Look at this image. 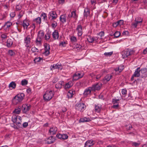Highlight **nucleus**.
Segmentation results:
<instances>
[{
    "label": "nucleus",
    "mask_w": 147,
    "mask_h": 147,
    "mask_svg": "<svg viewBox=\"0 0 147 147\" xmlns=\"http://www.w3.org/2000/svg\"><path fill=\"white\" fill-rule=\"evenodd\" d=\"M63 81H60L56 84L55 88L57 89H60L62 86L63 85Z\"/></svg>",
    "instance_id": "nucleus-28"
},
{
    "label": "nucleus",
    "mask_w": 147,
    "mask_h": 147,
    "mask_svg": "<svg viewBox=\"0 0 147 147\" xmlns=\"http://www.w3.org/2000/svg\"><path fill=\"white\" fill-rule=\"evenodd\" d=\"M52 67V68L54 69H62V67L61 64L57 63L56 64H54L53 65L51 66V67Z\"/></svg>",
    "instance_id": "nucleus-20"
},
{
    "label": "nucleus",
    "mask_w": 147,
    "mask_h": 147,
    "mask_svg": "<svg viewBox=\"0 0 147 147\" xmlns=\"http://www.w3.org/2000/svg\"><path fill=\"white\" fill-rule=\"evenodd\" d=\"M24 13V11H21L19 13L18 15V17L19 18H21L23 15Z\"/></svg>",
    "instance_id": "nucleus-46"
},
{
    "label": "nucleus",
    "mask_w": 147,
    "mask_h": 147,
    "mask_svg": "<svg viewBox=\"0 0 147 147\" xmlns=\"http://www.w3.org/2000/svg\"><path fill=\"white\" fill-rule=\"evenodd\" d=\"M76 30L77 32L78 36H81L83 33L82 27L81 25L78 24L77 25Z\"/></svg>",
    "instance_id": "nucleus-12"
},
{
    "label": "nucleus",
    "mask_w": 147,
    "mask_h": 147,
    "mask_svg": "<svg viewBox=\"0 0 147 147\" xmlns=\"http://www.w3.org/2000/svg\"><path fill=\"white\" fill-rule=\"evenodd\" d=\"M44 47L45 51L44 53L46 55H48L49 54L50 45L48 44H45L44 45Z\"/></svg>",
    "instance_id": "nucleus-15"
},
{
    "label": "nucleus",
    "mask_w": 147,
    "mask_h": 147,
    "mask_svg": "<svg viewBox=\"0 0 147 147\" xmlns=\"http://www.w3.org/2000/svg\"><path fill=\"white\" fill-rule=\"evenodd\" d=\"M67 42H66L63 41V42H61L59 44V45L60 46H62V47H65L66 45L67 44Z\"/></svg>",
    "instance_id": "nucleus-47"
},
{
    "label": "nucleus",
    "mask_w": 147,
    "mask_h": 147,
    "mask_svg": "<svg viewBox=\"0 0 147 147\" xmlns=\"http://www.w3.org/2000/svg\"><path fill=\"white\" fill-rule=\"evenodd\" d=\"M136 71L138 72L140 75L138 77L141 76L142 78H145L147 76V68H143L140 69V67H138L136 70Z\"/></svg>",
    "instance_id": "nucleus-3"
},
{
    "label": "nucleus",
    "mask_w": 147,
    "mask_h": 147,
    "mask_svg": "<svg viewBox=\"0 0 147 147\" xmlns=\"http://www.w3.org/2000/svg\"><path fill=\"white\" fill-rule=\"evenodd\" d=\"M16 84L15 82H11L9 85L8 87L10 90L14 89L16 87Z\"/></svg>",
    "instance_id": "nucleus-18"
},
{
    "label": "nucleus",
    "mask_w": 147,
    "mask_h": 147,
    "mask_svg": "<svg viewBox=\"0 0 147 147\" xmlns=\"http://www.w3.org/2000/svg\"><path fill=\"white\" fill-rule=\"evenodd\" d=\"M31 50L33 52H38L39 51L38 49L35 47H34L32 48Z\"/></svg>",
    "instance_id": "nucleus-54"
},
{
    "label": "nucleus",
    "mask_w": 147,
    "mask_h": 147,
    "mask_svg": "<svg viewBox=\"0 0 147 147\" xmlns=\"http://www.w3.org/2000/svg\"><path fill=\"white\" fill-rule=\"evenodd\" d=\"M41 16L43 17L44 20H46L47 19V16L46 14L44 13H42Z\"/></svg>",
    "instance_id": "nucleus-56"
},
{
    "label": "nucleus",
    "mask_w": 147,
    "mask_h": 147,
    "mask_svg": "<svg viewBox=\"0 0 147 147\" xmlns=\"http://www.w3.org/2000/svg\"><path fill=\"white\" fill-rule=\"evenodd\" d=\"M58 2L59 4H63L64 3L65 0H58Z\"/></svg>",
    "instance_id": "nucleus-59"
},
{
    "label": "nucleus",
    "mask_w": 147,
    "mask_h": 147,
    "mask_svg": "<svg viewBox=\"0 0 147 147\" xmlns=\"http://www.w3.org/2000/svg\"><path fill=\"white\" fill-rule=\"evenodd\" d=\"M76 10L72 11L71 12V17H72V18H77L78 17V16H77V15L76 14Z\"/></svg>",
    "instance_id": "nucleus-39"
},
{
    "label": "nucleus",
    "mask_w": 147,
    "mask_h": 147,
    "mask_svg": "<svg viewBox=\"0 0 147 147\" xmlns=\"http://www.w3.org/2000/svg\"><path fill=\"white\" fill-rule=\"evenodd\" d=\"M70 39L71 41L73 43L76 42L77 41L76 38L75 36H71L70 38Z\"/></svg>",
    "instance_id": "nucleus-40"
},
{
    "label": "nucleus",
    "mask_w": 147,
    "mask_h": 147,
    "mask_svg": "<svg viewBox=\"0 0 147 147\" xmlns=\"http://www.w3.org/2000/svg\"><path fill=\"white\" fill-rule=\"evenodd\" d=\"M28 125V122H25L23 124L22 126L24 128H26Z\"/></svg>",
    "instance_id": "nucleus-61"
},
{
    "label": "nucleus",
    "mask_w": 147,
    "mask_h": 147,
    "mask_svg": "<svg viewBox=\"0 0 147 147\" xmlns=\"http://www.w3.org/2000/svg\"><path fill=\"white\" fill-rule=\"evenodd\" d=\"M31 107V106L30 105H28L26 104H24L22 105V110L23 113H26L28 111Z\"/></svg>",
    "instance_id": "nucleus-11"
},
{
    "label": "nucleus",
    "mask_w": 147,
    "mask_h": 147,
    "mask_svg": "<svg viewBox=\"0 0 147 147\" xmlns=\"http://www.w3.org/2000/svg\"><path fill=\"white\" fill-rule=\"evenodd\" d=\"M87 40L89 42L92 43L94 40H95V39H94L93 37L89 36L87 38Z\"/></svg>",
    "instance_id": "nucleus-37"
},
{
    "label": "nucleus",
    "mask_w": 147,
    "mask_h": 147,
    "mask_svg": "<svg viewBox=\"0 0 147 147\" xmlns=\"http://www.w3.org/2000/svg\"><path fill=\"white\" fill-rule=\"evenodd\" d=\"M113 52H106L104 53V55L105 56H110L111 55L113 54Z\"/></svg>",
    "instance_id": "nucleus-55"
},
{
    "label": "nucleus",
    "mask_w": 147,
    "mask_h": 147,
    "mask_svg": "<svg viewBox=\"0 0 147 147\" xmlns=\"http://www.w3.org/2000/svg\"><path fill=\"white\" fill-rule=\"evenodd\" d=\"M135 21H136L138 23H139L142 22L143 19L141 17H138L137 18H136Z\"/></svg>",
    "instance_id": "nucleus-41"
},
{
    "label": "nucleus",
    "mask_w": 147,
    "mask_h": 147,
    "mask_svg": "<svg viewBox=\"0 0 147 147\" xmlns=\"http://www.w3.org/2000/svg\"><path fill=\"white\" fill-rule=\"evenodd\" d=\"M34 22H35L37 24H40L41 22V18L39 17H38L37 18L34 19L33 20Z\"/></svg>",
    "instance_id": "nucleus-35"
},
{
    "label": "nucleus",
    "mask_w": 147,
    "mask_h": 147,
    "mask_svg": "<svg viewBox=\"0 0 147 147\" xmlns=\"http://www.w3.org/2000/svg\"><path fill=\"white\" fill-rule=\"evenodd\" d=\"M22 8V6L21 5H16V11L20 10Z\"/></svg>",
    "instance_id": "nucleus-44"
},
{
    "label": "nucleus",
    "mask_w": 147,
    "mask_h": 147,
    "mask_svg": "<svg viewBox=\"0 0 147 147\" xmlns=\"http://www.w3.org/2000/svg\"><path fill=\"white\" fill-rule=\"evenodd\" d=\"M8 54L11 56H12L15 54V53L12 50H9L8 52Z\"/></svg>",
    "instance_id": "nucleus-43"
},
{
    "label": "nucleus",
    "mask_w": 147,
    "mask_h": 147,
    "mask_svg": "<svg viewBox=\"0 0 147 147\" xmlns=\"http://www.w3.org/2000/svg\"><path fill=\"white\" fill-rule=\"evenodd\" d=\"M112 76L111 74H107L104 78L103 80L104 82L106 83L110 81L111 79Z\"/></svg>",
    "instance_id": "nucleus-17"
},
{
    "label": "nucleus",
    "mask_w": 147,
    "mask_h": 147,
    "mask_svg": "<svg viewBox=\"0 0 147 147\" xmlns=\"http://www.w3.org/2000/svg\"><path fill=\"white\" fill-rule=\"evenodd\" d=\"M90 9L87 7L86 8L84 9V16L86 18L87 17L90 15Z\"/></svg>",
    "instance_id": "nucleus-22"
},
{
    "label": "nucleus",
    "mask_w": 147,
    "mask_h": 147,
    "mask_svg": "<svg viewBox=\"0 0 147 147\" xmlns=\"http://www.w3.org/2000/svg\"><path fill=\"white\" fill-rule=\"evenodd\" d=\"M138 23L136 21H135L134 22H133L131 25L134 26V28H136L137 27L138 24Z\"/></svg>",
    "instance_id": "nucleus-48"
},
{
    "label": "nucleus",
    "mask_w": 147,
    "mask_h": 147,
    "mask_svg": "<svg viewBox=\"0 0 147 147\" xmlns=\"http://www.w3.org/2000/svg\"><path fill=\"white\" fill-rule=\"evenodd\" d=\"M124 69V66L123 65H120L118 67L115 69V70L116 71H118L119 72H121Z\"/></svg>",
    "instance_id": "nucleus-33"
},
{
    "label": "nucleus",
    "mask_w": 147,
    "mask_h": 147,
    "mask_svg": "<svg viewBox=\"0 0 147 147\" xmlns=\"http://www.w3.org/2000/svg\"><path fill=\"white\" fill-rule=\"evenodd\" d=\"M25 96L24 94L21 93L18 94L13 98L12 100L13 103L16 105L22 101Z\"/></svg>",
    "instance_id": "nucleus-1"
},
{
    "label": "nucleus",
    "mask_w": 147,
    "mask_h": 147,
    "mask_svg": "<svg viewBox=\"0 0 147 147\" xmlns=\"http://www.w3.org/2000/svg\"><path fill=\"white\" fill-rule=\"evenodd\" d=\"M121 92L123 94H127V90L126 89H123L122 90Z\"/></svg>",
    "instance_id": "nucleus-58"
},
{
    "label": "nucleus",
    "mask_w": 147,
    "mask_h": 147,
    "mask_svg": "<svg viewBox=\"0 0 147 147\" xmlns=\"http://www.w3.org/2000/svg\"><path fill=\"white\" fill-rule=\"evenodd\" d=\"M84 73L79 72H76L73 76V81H76L82 78L84 75Z\"/></svg>",
    "instance_id": "nucleus-9"
},
{
    "label": "nucleus",
    "mask_w": 147,
    "mask_h": 147,
    "mask_svg": "<svg viewBox=\"0 0 147 147\" xmlns=\"http://www.w3.org/2000/svg\"><path fill=\"white\" fill-rule=\"evenodd\" d=\"M21 120V117L19 116H14L12 119V122L14 123H15L16 125L20 128L22 127V126L21 123L22 122Z\"/></svg>",
    "instance_id": "nucleus-6"
},
{
    "label": "nucleus",
    "mask_w": 147,
    "mask_h": 147,
    "mask_svg": "<svg viewBox=\"0 0 147 147\" xmlns=\"http://www.w3.org/2000/svg\"><path fill=\"white\" fill-rule=\"evenodd\" d=\"M57 127L53 126L51 127L49 130V132L51 135H54L57 132Z\"/></svg>",
    "instance_id": "nucleus-14"
},
{
    "label": "nucleus",
    "mask_w": 147,
    "mask_h": 147,
    "mask_svg": "<svg viewBox=\"0 0 147 147\" xmlns=\"http://www.w3.org/2000/svg\"><path fill=\"white\" fill-rule=\"evenodd\" d=\"M12 24V23L11 22L9 21H7L5 23L3 27L6 26L7 28H8L10 27Z\"/></svg>",
    "instance_id": "nucleus-38"
},
{
    "label": "nucleus",
    "mask_w": 147,
    "mask_h": 147,
    "mask_svg": "<svg viewBox=\"0 0 147 147\" xmlns=\"http://www.w3.org/2000/svg\"><path fill=\"white\" fill-rule=\"evenodd\" d=\"M21 106H19L18 108L15 109L13 111V113L15 114H19L21 111Z\"/></svg>",
    "instance_id": "nucleus-30"
},
{
    "label": "nucleus",
    "mask_w": 147,
    "mask_h": 147,
    "mask_svg": "<svg viewBox=\"0 0 147 147\" xmlns=\"http://www.w3.org/2000/svg\"><path fill=\"white\" fill-rule=\"evenodd\" d=\"M50 38V35L49 34L47 33L45 34V38L46 40H48Z\"/></svg>",
    "instance_id": "nucleus-49"
},
{
    "label": "nucleus",
    "mask_w": 147,
    "mask_h": 147,
    "mask_svg": "<svg viewBox=\"0 0 147 147\" xmlns=\"http://www.w3.org/2000/svg\"><path fill=\"white\" fill-rule=\"evenodd\" d=\"M90 119L84 117V118H81L79 121V122H88Z\"/></svg>",
    "instance_id": "nucleus-36"
},
{
    "label": "nucleus",
    "mask_w": 147,
    "mask_h": 147,
    "mask_svg": "<svg viewBox=\"0 0 147 147\" xmlns=\"http://www.w3.org/2000/svg\"><path fill=\"white\" fill-rule=\"evenodd\" d=\"M28 83V81L24 79L22 81L21 84L22 86L26 85Z\"/></svg>",
    "instance_id": "nucleus-42"
},
{
    "label": "nucleus",
    "mask_w": 147,
    "mask_h": 147,
    "mask_svg": "<svg viewBox=\"0 0 147 147\" xmlns=\"http://www.w3.org/2000/svg\"><path fill=\"white\" fill-rule=\"evenodd\" d=\"M73 85V84L71 82H69L66 83L65 85L64 88L65 89L69 88L71 87Z\"/></svg>",
    "instance_id": "nucleus-34"
},
{
    "label": "nucleus",
    "mask_w": 147,
    "mask_h": 147,
    "mask_svg": "<svg viewBox=\"0 0 147 147\" xmlns=\"http://www.w3.org/2000/svg\"><path fill=\"white\" fill-rule=\"evenodd\" d=\"M117 22L118 25V26H121V25L123 24V21L122 20H120Z\"/></svg>",
    "instance_id": "nucleus-51"
},
{
    "label": "nucleus",
    "mask_w": 147,
    "mask_h": 147,
    "mask_svg": "<svg viewBox=\"0 0 147 147\" xmlns=\"http://www.w3.org/2000/svg\"><path fill=\"white\" fill-rule=\"evenodd\" d=\"M139 74L137 71H136L135 70V72H134L133 74L132 75V77L131 78V81H132L134 80V77H138V76H139Z\"/></svg>",
    "instance_id": "nucleus-32"
},
{
    "label": "nucleus",
    "mask_w": 147,
    "mask_h": 147,
    "mask_svg": "<svg viewBox=\"0 0 147 147\" xmlns=\"http://www.w3.org/2000/svg\"><path fill=\"white\" fill-rule=\"evenodd\" d=\"M55 92L53 91L48 90L43 95L44 99L46 101H49L53 97Z\"/></svg>",
    "instance_id": "nucleus-2"
},
{
    "label": "nucleus",
    "mask_w": 147,
    "mask_h": 147,
    "mask_svg": "<svg viewBox=\"0 0 147 147\" xmlns=\"http://www.w3.org/2000/svg\"><path fill=\"white\" fill-rule=\"evenodd\" d=\"M86 105L83 103H77L75 105V109L80 111H83L85 109Z\"/></svg>",
    "instance_id": "nucleus-8"
},
{
    "label": "nucleus",
    "mask_w": 147,
    "mask_h": 147,
    "mask_svg": "<svg viewBox=\"0 0 147 147\" xmlns=\"http://www.w3.org/2000/svg\"><path fill=\"white\" fill-rule=\"evenodd\" d=\"M55 140L53 138V136H51L46 140V143L48 144H51L53 143Z\"/></svg>",
    "instance_id": "nucleus-21"
},
{
    "label": "nucleus",
    "mask_w": 147,
    "mask_h": 147,
    "mask_svg": "<svg viewBox=\"0 0 147 147\" xmlns=\"http://www.w3.org/2000/svg\"><path fill=\"white\" fill-rule=\"evenodd\" d=\"M57 137L58 138L61 139L62 134H57L56 135Z\"/></svg>",
    "instance_id": "nucleus-63"
},
{
    "label": "nucleus",
    "mask_w": 147,
    "mask_h": 147,
    "mask_svg": "<svg viewBox=\"0 0 147 147\" xmlns=\"http://www.w3.org/2000/svg\"><path fill=\"white\" fill-rule=\"evenodd\" d=\"M13 42L11 39H8L7 41V46L8 48L11 47L13 45Z\"/></svg>",
    "instance_id": "nucleus-27"
},
{
    "label": "nucleus",
    "mask_w": 147,
    "mask_h": 147,
    "mask_svg": "<svg viewBox=\"0 0 147 147\" xmlns=\"http://www.w3.org/2000/svg\"><path fill=\"white\" fill-rule=\"evenodd\" d=\"M29 22L28 21V20H27L26 19L24 20L23 22L22 23V26L24 28L27 29L28 27L29 26Z\"/></svg>",
    "instance_id": "nucleus-26"
},
{
    "label": "nucleus",
    "mask_w": 147,
    "mask_h": 147,
    "mask_svg": "<svg viewBox=\"0 0 147 147\" xmlns=\"http://www.w3.org/2000/svg\"><path fill=\"white\" fill-rule=\"evenodd\" d=\"M74 92L72 90L69 91L67 94V98H72L74 95Z\"/></svg>",
    "instance_id": "nucleus-29"
},
{
    "label": "nucleus",
    "mask_w": 147,
    "mask_h": 147,
    "mask_svg": "<svg viewBox=\"0 0 147 147\" xmlns=\"http://www.w3.org/2000/svg\"><path fill=\"white\" fill-rule=\"evenodd\" d=\"M32 30L31 31V35H28L24 39V43L25 44V46L27 47H30V46L31 40L30 36H31L32 38L33 37V35L32 33Z\"/></svg>",
    "instance_id": "nucleus-5"
},
{
    "label": "nucleus",
    "mask_w": 147,
    "mask_h": 147,
    "mask_svg": "<svg viewBox=\"0 0 147 147\" xmlns=\"http://www.w3.org/2000/svg\"><path fill=\"white\" fill-rule=\"evenodd\" d=\"M94 144V142L92 140H88L85 144V147H90Z\"/></svg>",
    "instance_id": "nucleus-16"
},
{
    "label": "nucleus",
    "mask_w": 147,
    "mask_h": 147,
    "mask_svg": "<svg viewBox=\"0 0 147 147\" xmlns=\"http://www.w3.org/2000/svg\"><path fill=\"white\" fill-rule=\"evenodd\" d=\"M68 138V136L67 134H62V140H66Z\"/></svg>",
    "instance_id": "nucleus-52"
},
{
    "label": "nucleus",
    "mask_w": 147,
    "mask_h": 147,
    "mask_svg": "<svg viewBox=\"0 0 147 147\" xmlns=\"http://www.w3.org/2000/svg\"><path fill=\"white\" fill-rule=\"evenodd\" d=\"M44 34L42 31L38 32L37 37L35 41V43L37 45L40 46L41 45L42 40L44 38Z\"/></svg>",
    "instance_id": "nucleus-4"
},
{
    "label": "nucleus",
    "mask_w": 147,
    "mask_h": 147,
    "mask_svg": "<svg viewBox=\"0 0 147 147\" xmlns=\"http://www.w3.org/2000/svg\"><path fill=\"white\" fill-rule=\"evenodd\" d=\"M133 53V51L130 50H128L126 51H125L124 53L125 55L124 57H127L130 55H131Z\"/></svg>",
    "instance_id": "nucleus-31"
},
{
    "label": "nucleus",
    "mask_w": 147,
    "mask_h": 147,
    "mask_svg": "<svg viewBox=\"0 0 147 147\" xmlns=\"http://www.w3.org/2000/svg\"><path fill=\"white\" fill-rule=\"evenodd\" d=\"M49 15V18L50 19L51 21L55 19L57 17V15L56 11H54L50 12L48 14V16Z\"/></svg>",
    "instance_id": "nucleus-10"
},
{
    "label": "nucleus",
    "mask_w": 147,
    "mask_h": 147,
    "mask_svg": "<svg viewBox=\"0 0 147 147\" xmlns=\"http://www.w3.org/2000/svg\"><path fill=\"white\" fill-rule=\"evenodd\" d=\"M52 35L54 39H57L59 36L58 31L56 30H55L53 33Z\"/></svg>",
    "instance_id": "nucleus-25"
},
{
    "label": "nucleus",
    "mask_w": 147,
    "mask_h": 147,
    "mask_svg": "<svg viewBox=\"0 0 147 147\" xmlns=\"http://www.w3.org/2000/svg\"><path fill=\"white\" fill-rule=\"evenodd\" d=\"M97 35L100 36V37H102L104 36V33L103 31H101L99 33L97 34Z\"/></svg>",
    "instance_id": "nucleus-57"
},
{
    "label": "nucleus",
    "mask_w": 147,
    "mask_h": 147,
    "mask_svg": "<svg viewBox=\"0 0 147 147\" xmlns=\"http://www.w3.org/2000/svg\"><path fill=\"white\" fill-rule=\"evenodd\" d=\"M102 85L101 82L96 83L93 84L92 86L90 87L92 89V91H95L96 90H99L101 89Z\"/></svg>",
    "instance_id": "nucleus-7"
},
{
    "label": "nucleus",
    "mask_w": 147,
    "mask_h": 147,
    "mask_svg": "<svg viewBox=\"0 0 147 147\" xmlns=\"http://www.w3.org/2000/svg\"><path fill=\"white\" fill-rule=\"evenodd\" d=\"M102 74H99L97 75L96 76V78L97 79H99L101 77Z\"/></svg>",
    "instance_id": "nucleus-64"
},
{
    "label": "nucleus",
    "mask_w": 147,
    "mask_h": 147,
    "mask_svg": "<svg viewBox=\"0 0 147 147\" xmlns=\"http://www.w3.org/2000/svg\"><path fill=\"white\" fill-rule=\"evenodd\" d=\"M91 87H90L85 90L84 93V96H87L88 95L90 94L92 91V89H91Z\"/></svg>",
    "instance_id": "nucleus-19"
},
{
    "label": "nucleus",
    "mask_w": 147,
    "mask_h": 147,
    "mask_svg": "<svg viewBox=\"0 0 147 147\" xmlns=\"http://www.w3.org/2000/svg\"><path fill=\"white\" fill-rule=\"evenodd\" d=\"M102 106L101 105L98 104L95 105V110L96 112L99 113L101 111Z\"/></svg>",
    "instance_id": "nucleus-23"
},
{
    "label": "nucleus",
    "mask_w": 147,
    "mask_h": 147,
    "mask_svg": "<svg viewBox=\"0 0 147 147\" xmlns=\"http://www.w3.org/2000/svg\"><path fill=\"white\" fill-rule=\"evenodd\" d=\"M41 59H42L40 57H38L35 58L34 60V62L35 63L38 62H39L41 61Z\"/></svg>",
    "instance_id": "nucleus-53"
},
{
    "label": "nucleus",
    "mask_w": 147,
    "mask_h": 147,
    "mask_svg": "<svg viewBox=\"0 0 147 147\" xmlns=\"http://www.w3.org/2000/svg\"><path fill=\"white\" fill-rule=\"evenodd\" d=\"M51 26L53 28H55L57 26V22L56 21H54L52 23Z\"/></svg>",
    "instance_id": "nucleus-50"
},
{
    "label": "nucleus",
    "mask_w": 147,
    "mask_h": 147,
    "mask_svg": "<svg viewBox=\"0 0 147 147\" xmlns=\"http://www.w3.org/2000/svg\"><path fill=\"white\" fill-rule=\"evenodd\" d=\"M7 37V36L6 34H2L1 35V38L3 40L6 39Z\"/></svg>",
    "instance_id": "nucleus-60"
},
{
    "label": "nucleus",
    "mask_w": 147,
    "mask_h": 147,
    "mask_svg": "<svg viewBox=\"0 0 147 147\" xmlns=\"http://www.w3.org/2000/svg\"><path fill=\"white\" fill-rule=\"evenodd\" d=\"M114 36L115 38H118L120 35L119 32L117 31L114 34Z\"/></svg>",
    "instance_id": "nucleus-45"
},
{
    "label": "nucleus",
    "mask_w": 147,
    "mask_h": 147,
    "mask_svg": "<svg viewBox=\"0 0 147 147\" xmlns=\"http://www.w3.org/2000/svg\"><path fill=\"white\" fill-rule=\"evenodd\" d=\"M16 13L15 12H12L10 14V17L12 18L14 17Z\"/></svg>",
    "instance_id": "nucleus-62"
},
{
    "label": "nucleus",
    "mask_w": 147,
    "mask_h": 147,
    "mask_svg": "<svg viewBox=\"0 0 147 147\" xmlns=\"http://www.w3.org/2000/svg\"><path fill=\"white\" fill-rule=\"evenodd\" d=\"M119 99H117L116 98H114L112 99V103L113 105V107L115 109H117L119 107Z\"/></svg>",
    "instance_id": "nucleus-13"
},
{
    "label": "nucleus",
    "mask_w": 147,
    "mask_h": 147,
    "mask_svg": "<svg viewBox=\"0 0 147 147\" xmlns=\"http://www.w3.org/2000/svg\"><path fill=\"white\" fill-rule=\"evenodd\" d=\"M66 16L65 14L61 15L60 16L59 19L60 21L63 23H64L66 22Z\"/></svg>",
    "instance_id": "nucleus-24"
}]
</instances>
